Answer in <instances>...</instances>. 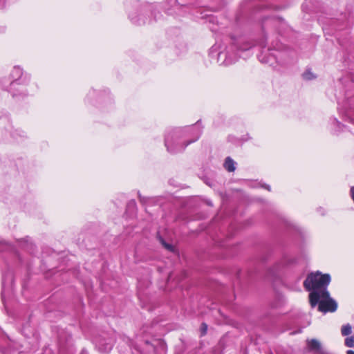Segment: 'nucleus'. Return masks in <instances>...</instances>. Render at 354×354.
<instances>
[{"instance_id":"nucleus-6","label":"nucleus","mask_w":354,"mask_h":354,"mask_svg":"<svg viewBox=\"0 0 354 354\" xmlns=\"http://www.w3.org/2000/svg\"><path fill=\"white\" fill-rule=\"evenodd\" d=\"M97 347L101 353H107L111 351L113 345V339H99L96 343Z\"/></svg>"},{"instance_id":"nucleus-5","label":"nucleus","mask_w":354,"mask_h":354,"mask_svg":"<svg viewBox=\"0 0 354 354\" xmlns=\"http://www.w3.org/2000/svg\"><path fill=\"white\" fill-rule=\"evenodd\" d=\"M23 72L21 68L18 66H15L13 68L10 77L12 79L11 82H9L6 80V78H2L0 80V84L2 85L3 88L6 90H9V91L12 92V90L15 88L17 85H19L24 82V81L21 79Z\"/></svg>"},{"instance_id":"nucleus-19","label":"nucleus","mask_w":354,"mask_h":354,"mask_svg":"<svg viewBox=\"0 0 354 354\" xmlns=\"http://www.w3.org/2000/svg\"><path fill=\"white\" fill-rule=\"evenodd\" d=\"M319 211H320V213H321L322 215H324V214H325V210H324L323 208H320V209H319Z\"/></svg>"},{"instance_id":"nucleus-20","label":"nucleus","mask_w":354,"mask_h":354,"mask_svg":"<svg viewBox=\"0 0 354 354\" xmlns=\"http://www.w3.org/2000/svg\"><path fill=\"white\" fill-rule=\"evenodd\" d=\"M346 354H354V351L352 350H348L346 351Z\"/></svg>"},{"instance_id":"nucleus-11","label":"nucleus","mask_w":354,"mask_h":354,"mask_svg":"<svg viewBox=\"0 0 354 354\" xmlns=\"http://www.w3.org/2000/svg\"><path fill=\"white\" fill-rule=\"evenodd\" d=\"M344 344L346 347L354 348V336H350L345 339Z\"/></svg>"},{"instance_id":"nucleus-12","label":"nucleus","mask_w":354,"mask_h":354,"mask_svg":"<svg viewBox=\"0 0 354 354\" xmlns=\"http://www.w3.org/2000/svg\"><path fill=\"white\" fill-rule=\"evenodd\" d=\"M303 77L305 80H311L315 77V76L313 74V73H311L310 71H306L303 74Z\"/></svg>"},{"instance_id":"nucleus-3","label":"nucleus","mask_w":354,"mask_h":354,"mask_svg":"<svg viewBox=\"0 0 354 354\" xmlns=\"http://www.w3.org/2000/svg\"><path fill=\"white\" fill-rule=\"evenodd\" d=\"M330 282V274H322L321 272H317L308 275L304 282V286L307 290L311 291V292H317L318 294H322L324 291L327 290V286Z\"/></svg>"},{"instance_id":"nucleus-13","label":"nucleus","mask_w":354,"mask_h":354,"mask_svg":"<svg viewBox=\"0 0 354 354\" xmlns=\"http://www.w3.org/2000/svg\"><path fill=\"white\" fill-rule=\"evenodd\" d=\"M162 244L165 246V248H167L168 250H169V251L174 250V247L171 245L166 243L163 241H162Z\"/></svg>"},{"instance_id":"nucleus-2","label":"nucleus","mask_w":354,"mask_h":354,"mask_svg":"<svg viewBox=\"0 0 354 354\" xmlns=\"http://www.w3.org/2000/svg\"><path fill=\"white\" fill-rule=\"evenodd\" d=\"M309 301L312 308H315L318 304L319 311L323 313H333L337 308V302L330 297L328 290L324 291L322 294H318L317 292H310Z\"/></svg>"},{"instance_id":"nucleus-23","label":"nucleus","mask_w":354,"mask_h":354,"mask_svg":"<svg viewBox=\"0 0 354 354\" xmlns=\"http://www.w3.org/2000/svg\"><path fill=\"white\" fill-rule=\"evenodd\" d=\"M140 201L145 202L144 199L140 198Z\"/></svg>"},{"instance_id":"nucleus-22","label":"nucleus","mask_w":354,"mask_h":354,"mask_svg":"<svg viewBox=\"0 0 354 354\" xmlns=\"http://www.w3.org/2000/svg\"><path fill=\"white\" fill-rule=\"evenodd\" d=\"M266 187V189H268V190H270V186H268H268H266V187Z\"/></svg>"},{"instance_id":"nucleus-9","label":"nucleus","mask_w":354,"mask_h":354,"mask_svg":"<svg viewBox=\"0 0 354 354\" xmlns=\"http://www.w3.org/2000/svg\"><path fill=\"white\" fill-rule=\"evenodd\" d=\"M352 333V327L351 324H347L343 325L341 328V333L343 336H348Z\"/></svg>"},{"instance_id":"nucleus-18","label":"nucleus","mask_w":354,"mask_h":354,"mask_svg":"<svg viewBox=\"0 0 354 354\" xmlns=\"http://www.w3.org/2000/svg\"><path fill=\"white\" fill-rule=\"evenodd\" d=\"M5 3V0H0V8L3 7Z\"/></svg>"},{"instance_id":"nucleus-7","label":"nucleus","mask_w":354,"mask_h":354,"mask_svg":"<svg viewBox=\"0 0 354 354\" xmlns=\"http://www.w3.org/2000/svg\"><path fill=\"white\" fill-rule=\"evenodd\" d=\"M307 346L310 351L317 352H319L321 351V344L315 339L307 340Z\"/></svg>"},{"instance_id":"nucleus-4","label":"nucleus","mask_w":354,"mask_h":354,"mask_svg":"<svg viewBox=\"0 0 354 354\" xmlns=\"http://www.w3.org/2000/svg\"><path fill=\"white\" fill-rule=\"evenodd\" d=\"M252 46H254V45L249 41L242 42L241 46L233 44L231 46V50L233 51L236 50L237 51L233 57H232L230 53L227 51V53H220L218 58L221 59L222 57H225V64L226 65L231 64L237 59L238 57H241V54L242 53L249 50Z\"/></svg>"},{"instance_id":"nucleus-15","label":"nucleus","mask_w":354,"mask_h":354,"mask_svg":"<svg viewBox=\"0 0 354 354\" xmlns=\"http://www.w3.org/2000/svg\"><path fill=\"white\" fill-rule=\"evenodd\" d=\"M350 195H351V198L353 199V201L354 202V186L351 187V188Z\"/></svg>"},{"instance_id":"nucleus-10","label":"nucleus","mask_w":354,"mask_h":354,"mask_svg":"<svg viewBox=\"0 0 354 354\" xmlns=\"http://www.w3.org/2000/svg\"><path fill=\"white\" fill-rule=\"evenodd\" d=\"M129 17L133 24H136L138 25H142V24H146V19L142 17L137 18V17H135V16H133L132 15H131L129 16Z\"/></svg>"},{"instance_id":"nucleus-14","label":"nucleus","mask_w":354,"mask_h":354,"mask_svg":"<svg viewBox=\"0 0 354 354\" xmlns=\"http://www.w3.org/2000/svg\"><path fill=\"white\" fill-rule=\"evenodd\" d=\"M207 329V326L205 324H202L201 330H202V335H205L206 333Z\"/></svg>"},{"instance_id":"nucleus-16","label":"nucleus","mask_w":354,"mask_h":354,"mask_svg":"<svg viewBox=\"0 0 354 354\" xmlns=\"http://www.w3.org/2000/svg\"><path fill=\"white\" fill-rule=\"evenodd\" d=\"M333 122H334L335 124L337 125V127L340 129V127H341L340 122H338L336 119H334Z\"/></svg>"},{"instance_id":"nucleus-21","label":"nucleus","mask_w":354,"mask_h":354,"mask_svg":"<svg viewBox=\"0 0 354 354\" xmlns=\"http://www.w3.org/2000/svg\"><path fill=\"white\" fill-rule=\"evenodd\" d=\"M259 59H260V61H261V62H264V60H263V59H262L261 58V57H260V56L259 57ZM265 62H266V61H265Z\"/></svg>"},{"instance_id":"nucleus-1","label":"nucleus","mask_w":354,"mask_h":354,"mask_svg":"<svg viewBox=\"0 0 354 354\" xmlns=\"http://www.w3.org/2000/svg\"><path fill=\"white\" fill-rule=\"evenodd\" d=\"M202 133L198 122L191 127L177 128L171 131L165 137V144L171 153L181 151L189 144L196 141Z\"/></svg>"},{"instance_id":"nucleus-17","label":"nucleus","mask_w":354,"mask_h":354,"mask_svg":"<svg viewBox=\"0 0 354 354\" xmlns=\"http://www.w3.org/2000/svg\"><path fill=\"white\" fill-rule=\"evenodd\" d=\"M259 45L261 47V48H265L266 44V42L264 41H262L261 42H259Z\"/></svg>"},{"instance_id":"nucleus-8","label":"nucleus","mask_w":354,"mask_h":354,"mask_svg":"<svg viewBox=\"0 0 354 354\" xmlns=\"http://www.w3.org/2000/svg\"><path fill=\"white\" fill-rule=\"evenodd\" d=\"M224 167L230 172L234 171L235 170L234 162L230 157L226 158Z\"/></svg>"}]
</instances>
